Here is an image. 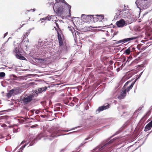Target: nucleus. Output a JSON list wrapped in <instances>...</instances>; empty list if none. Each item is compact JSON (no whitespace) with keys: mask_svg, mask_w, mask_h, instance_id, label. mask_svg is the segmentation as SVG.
<instances>
[{"mask_svg":"<svg viewBox=\"0 0 152 152\" xmlns=\"http://www.w3.org/2000/svg\"><path fill=\"white\" fill-rule=\"evenodd\" d=\"M47 18H46V17H45V18H41L40 19V21H42V20H47V19H46Z\"/></svg>","mask_w":152,"mask_h":152,"instance_id":"13d9d810","label":"nucleus"},{"mask_svg":"<svg viewBox=\"0 0 152 152\" xmlns=\"http://www.w3.org/2000/svg\"><path fill=\"white\" fill-rule=\"evenodd\" d=\"M46 18H46L47 20H48L50 21L51 19V17H46Z\"/></svg>","mask_w":152,"mask_h":152,"instance_id":"0e129e2a","label":"nucleus"},{"mask_svg":"<svg viewBox=\"0 0 152 152\" xmlns=\"http://www.w3.org/2000/svg\"><path fill=\"white\" fill-rule=\"evenodd\" d=\"M126 92L124 90L123 91L121 90V94L118 96V98L119 99H124L126 96Z\"/></svg>","mask_w":152,"mask_h":152,"instance_id":"dca6fc26","label":"nucleus"},{"mask_svg":"<svg viewBox=\"0 0 152 152\" xmlns=\"http://www.w3.org/2000/svg\"><path fill=\"white\" fill-rule=\"evenodd\" d=\"M77 127H76L73 128L72 129H71L70 130H64L63 131L64 132H68L69 131H70V130H74V129H75V128H77Z\"/></svg>","mask_w":152,"mask_h":152,"instance_id":"603ef678","label":"nucleus"},{"mask_svg":"<svg viewBox=\"0 0 152 152\" xmlns=\"http://www.w3.org/2000/svg\"><path fill=\"white\" fill-rule=\"evenodd\" d=\"M124 82L122 81V80H121L120 83L118 84V87H119L118 89L120 88L122 86L123 84V83Z\"/></svg>","mask_w":152,"mask_h":152,"instance_id":"58836bf2","label":"nucleus"},{"mask_svg":"<svg viewBox=\"0 0 152 152\" xmlns=\"http://www.w3.org/2000/svg\"><path fill=\"white\" fill-rule=\"evenodd\" d=\"M136 38H137L136 37H133L126 38H125V41H126V42H128L131 41L132 40L136 39Z\"/></svg>","mask_w":152,"mask_h":152,"instance_id":"5701e85b","label":"nucleus"},{"mask_svg":"<svg viewBox=\"0 0 152 152\" xmlns=\"http://www.w3.org/2000/svg\"><path fill=\"white\" fill-rule=\"evenodd\" d=\"M152 110V105L150 107L149 110L147 112V113H146V114L142 117L140 121H139V123H144L146 119L148 117L149 115L150 114L151 112V111Z\"/></svg>","mask_w":152,"mask_h":152,"instance_id":"9b49d317","label":"nucleus"},{"mask_svg":"<svg viewBox=\"0 0 152 152\" xmlns=\"http://www.w3.org/2000/svg\"><path fill=\"white\" fill-rule=\"evenodd\" d=\"M104 32L105 33L106 35L107 36H109V34H108L109 32H106L105 31V30H103Z\"/></svg>","mask_w":152,"mask_h":152,"instance_id":"338daca9","label":"nucleus"},{"mask_svg":"<svg viewBox=\"0 0 152 152\" xmlns=\"http://www.w3.org/2000/svg\"><path fill=\"white\" fill-rule=\"evenodd\" d=\"M137 80V79H136L135 80L133 81L132 83H131V85H130L132 86L133 87L134 84L135 83V82Z\"/></svg>","mask_w":152,"mask_h":152,"instance_id":"49530a36","label":"nucleus"},{"mask_svg":"<svg viewBox=\"0 0 152 152\" xmlns=\"http://www.w3.org/2000/svg\"><path fill=\"white\" fill-rule=\"evenodd\" d=\"M105 31L106 32H110L111 33H113L114 31V30H113L111 28H109L108 29V30H107V31L105 30Z\"/></svg>","mask_w":152,"mask_h":152,"instance_id":"79ce46f5","label":"nucleus"},{"mask_svg":"<svg viewBox=\"0 0 152 152\" xmlns=\"http://www.w3.org/2000/svg\"><path fill=\"white\" fill-rule=\"evenodd\" d=\"M32 30L31 29H30L28 30H27V31L26 34H24L23 37V39H25L28 36L29 34L30 33L31 31Z\"/></svg>","mask_w":152,"mask_h":152,"instance_id":"412c9836","label":"nucleus"},{"mask_svg":"<svg viewBox=\"0 0 152 152\" xmlns=\"http://www.w3.org/2000/svg\"><path fill=\"white\" fill-rule=\"evenodd\" d=\"M88 15H86L85 14H82L81 15V18L85 20H88Z\"/></svg>","mask_w":152,"mask_h":152,"instance_id":"a878e982","label":"nucleus"},{"mask_svg":"<svg viewBox=\"0 0 152 152\" xmlns=\"http://www.w3.org/2000/svg\"><path fill=\"white\" fill-rule=\"evenodd\" d=\"M38 59H37V61H36L37 62H39L40 61H42V62H44L45 61V60L44 58H38Z\"/></svg>","mask_w":152,"mask_h":152,"instance_id":"e433bc0d","label":"nucleus"},{"mask_svg":"<svg viewBox=\"0 0 152 152\" xmlns=\"http://www.w3.org/2000/svg\"><path fill=\"white\" fill-rule=\"evenodd\" d=\"M127 126V124L126 123L114 134L107 140L102 142L100 144L93 149L91 152H110V150L111 149V146H110V145L115 142L118 139L117 137H115L112 139H111V138L120 133L126 128Z\"/></svg>","mask_w":152,"mask_h":152,"instance_id":"f257e3e1","label":"nucleus"},{"mask_svg":"<svg viewBox=\"0 0 152 152\" xmlns=\"http://www.w3.org/2000/svg\"><path fill=\"white\" fill-rule=\"evenodd\" d=\"M143 71L140 72V74H139V75H136V79H137V80L140 78L142 73H143Z\"/></svg>","mask_w":152,"mask_h":152,"instance_id":"72a5a7b5","label":"nucleus"},{"mask_svg":"<svg viewBox=\"0 0 152 152\" xmlns=\"http://www.w3.org/2000/svg\"><path fill=\"white\" fill-rule=\"evenodd\" d=\"M43 137V136L42 134H39L35 138L29 141L30 143L28 146L33 145L37 142V140H40Z\"/></svg>","mask_w":152,"mask_h":152,"instance_id":"9d476101","label":"nucleus"},{"mask_svg":"<svg viewBox=\"0 0 152 152\" xmlns=\"http://www.w3.org/2000/svg\"><path fill=\"white\" fill-rule=\"evenodd\" d=\"M68 28H69V30L72 32V34H73V30H74V28H73V27L68 26Z\"/></svg>","mask_w":152,"mask_h":152,"instance_id":"de8ad7c7","label":"nucleus"},{"mask_svg":"<svg viewBox=\"0 0 152 152\" xmlns=\"http://www.w3.org/2000/svg\"><path fill=\"white\" fill-rule=\"evenodd\" d=\"M35 111V113L36 114H38L39 113V112L38 110H33V111Z\"/></svg>","mask_w":152,"mask_h":152,"instance_id":"052dcab7","label":"nucleus"},{"mask_svg":"<svg viewBox=\"0 0 152 152\" xmlns=\"http://www.w3.org/2000/svg\"><path fill=\"white\" fill-rule=\"evenodd\" d=\"M28 143H29V142L27 143V144H25L22 145L21 146V147L20 148L19 150H22V151L23 150V149L25 148V147L28 144Z\"/></svg>","mask_w":152,"mask_h":152,"instance_id":"473e14b6","label":"nucleus"},{"mask_svg":"<svg viewBox=\"0 0 152 152\" xmlns=\"http://www.w3.org/2000/svg\"><path fill=\"white\" fill-rule=\"evenodd\" d=\"M76 31V32H75V34L76 35V36L77 37V35L79 37H80V35L82 34V33H80V32L78 31Z\"/></svg>","mask_w":152,"mask_h":152,"instance_id":"a19ab883","label":"nucleus"},{"mask_svg":"<svg viewBox=\"0 0 152 152\" xmlns=\"http://www.w3.org/2000/svg\"><path fill=\"white\" fill-rule=\"evenodd\" d=\"M66 6L65 8V12L67 10H68L69 13H71V6L68 4V3H66Z\"/></svg>","mask_w":152,"mask_h":152,"instance_id":"4be33fe9","label":"nucleus"},{"mask_svg":"<svg viewBox=\"0 0 152 152\" xmlns=\"http://www.w3.org/2000/svg\"><path fill=\"white\" fill-rule=\"evenodd\" d=\"M57 20H55V23L56 24V27H57V28L60 31H61V29L59 28V25H58V24L56 22V21H57Z\"/></svg>","mask_w":152,"mask_h":152,"instance_id":"ea45409f","label":"nucleus"},{"mask_svg":"<svg viewBox=\"0 0 152 152\" xmlns=\"http://www.w3.org/2000/svg\"><path fill=\"white\" fill-rule=\"evenodd\" d=\"M0 118L1 120L3 119L6 120L7 118V115H2L1 116Z\"/></svg>","mask_w":152,"mask_h":152,"instance_id":"c9c22d12","label":"nucleus"},{"mask_svg":"<svg viewBox=\"0 0 152 152\" xmlns=\"http://www.w3.org/2000/svg\"><path fill=\"white\" fill-rule=\"evenodd\" d=\"M92 136V135H89L88 136V137L86 138L85 139V140H86L90 139Z\"/></svg>","mask_w":152,"mask_h":152,"instance_id":"8fccbe9b","label":"nucleus"},{"mask_svg":"<svg viewBox=\"0 0 152 152\" xmlns=\"http://www.w3.org/2000/svg\"><path fill=\"white\" fill-rule=\"evenodd\" d=\"M93 18H92V22L94 23H95L96 22L98 21V16L97 15H93Z\"/></svg>","mask_w":152,"mask_h":152,"instance_id":"6ab92c4d","label":"nucleus"},{"mask_svg":"<svg viewBox=\"0 0 152 152\" xmlns=\"http://www.w3.org/2000/svg\"><path fill=\"white\" fill-rule=\"evenodd\" d=\"M110 107V105L109 103H105L102 106L99 107L96 110V113H98L104 110L108 109Z\"/></svg>","mask_w":152,"mask_h":152,"instance_id":"6e6552de","label":"nucleus"},{"mask_svg":"<svg viewBox=\"0 0 152 152\" xmlns=\"http://www.w3.org/2000/svg\"><path fill=\"white\" fill-rule=\"evenodd\" d=\"M108 58L106 56H102L101 57V59L102 61L103 62H104L106 61H107V60L108 59Z\"/></svg>","mask_w":152,"mask_h":152,"instance_id":"c85d7f7f","label":"nucleus"},{"mask_svg":"<svg viewBox=\"0 0 152 152\" xmlns=\"http://www.w3.org/2000/svg\"><path fill=\"white\" fill-rule=\"evenodd\" d=\"M61 109V108L60 107H56L54 109V111L55 112L60 111Z\"/></svg>","mask_w":152,"mask_h":152,"instance_id":"f704fd0d","label":"nucleus"},{"mask_svg":"<svg viewBox=\"0 0 152 152\" xmlns=\"http://www.w3.org/2000/svg\"><path fill=\"white\" fill-rule=\"evenodd\" d=\"M28 56H29V57H31L33 58L34 56L33 54H32L31 53H29L28 55Z\"/></svg>","mask_w":152,"mask_h":152,"instance_id":"69168bd1","label":"nucleus"},{"mask_svg":"<svg viewBox=\"0 0 152 152\" xmlns=\"http://www.w3.org/2000/svg\"><path fill=\"white\" fill-rule=\"evenodd\" d=\"M40 103L42 104V105L44 106L46 105V101H41V102Z\"/></svg>","mask_w":152,"mask_h":152,"instance_id":"3c124183","label":"nucleus"},{"mask_svg":"<svg viewBox=\"0 0 152 152\" xmlns=\"http://www.w3.org/2000/svg\"><path fill=\"white\" fill-rule=\"evenodd\" d=\"M66 3L64 0H56L55 4L53 6L54 12L58 15L63 14L65 12Z\"/></svg>","mask_w":152,"mask_h":152,"instance_id":"7ed1b4c3","label":"nucleus"},{"mask_svg":"<svg viewBox=\"0 0 152 152\" xmlns=\"http://www.w3.org/2000/svg\"><path fill=\"white\" fill-rule=\"evenodd\" d=\"M147 48V46H146V47H143L141 48V50L142 51H143V50H145Z\"/></svg>","mask_w":152,"mask_h":152,"instance_id":"bf43d9fd","label":"nucleus"},{"mask_svg":"<svg viewBox=\"0 0 152 152\" xmlns=\"http://www.w3.org/2000/svg\"><path fill=\"white\" fill-rule=\"evenodd\" d=\"M98 16V21L99 22L102 21L104 19V15H97Z\"/></svg>","mask_w":152,"mask_h":152,"instance_id":"aec40b11","label":"nucleus"},{"mask_svg":"<svg viewBox=\"0 0 152 152\" xmlns=\"http://www.w3.org/2000/svg\"><path fill=\"white\" fill-rule=\"evenodd\" d=\"M116 24L118 27H122L126 25L127 24L124 19H121L117 21Z\"/></svg>","mask_w":152,"mask_h":152,"instance_id":"f8f14e48","label":"nucleus"},{"mask_svg":"<svg viewBox=\"0 0 152 152\" xmlns=\"http://www.w3.org/2000/svg\"><path fill=\"white\" fill-rule=\"evenodd\" d=\"M23 109L24 110H26L27 111H28L29 110V109L26 107H23Z\"/></svg>","mask_w":152,"mask_h":152,"instance_id":"e2e57ef3","label":"nucleus"},{"mask_svg":"<svg viewBox=\"0 0 152 152\" xmlns=\"http://www.w3.org/2000/svg\"><path fill=\"white\" fill-rule=\"evenodd\" d=\"M65 104L68 105H70L71 106H73L74 105V104L73 103L71 102L69 104H67L65 103Z\"/></svg>","mask_w":152,"mask_h":152,"instance_id":"6e6d98bb","label":"nucleus"},{"mask_svg":"<svg viewBox=\"0 0 152 152\" xmlns=\"http://www.w3.org/2000/svg\"><path fill=\"white\" fill-rule=\"evenodd\" d=\"M125 43H126V42L125 41V40L124 38L116 42H115V43L116 44L121 43H122V44H124Z\"/></svg>","mask_w":152,"mask_h":152,"instance_id":"cd10ccee","label":"nucleus"},{"mask_svg":"<svg viewBox=\"0 0 152 152\" xmlns=\"http://www.w3.org/2000/svg\"><path fill=\"white\" fill-rule=\"evenodd\" d=\"M38 125L37 124L34 125H32L31 126V127L32 128H34L37 127Z\"/></svg>","mask_w":152,"mask_h":152,"instance_id":"864d4df0","label":"nucleus"},{"mask_svg":"<svg viewBox=\"0 0 152 152\" xmlns=\"http://www.w3.org/2000/svg\"><path fill=\"white\" fill-rule=\"evenodd\" d=\"M93 15H88V21L90 20L91 22L92 21V18H93Z\"/></svg>","mask_w":152,"mask_h":152,"instance_id":"2f4dec72","label":"nucleus"},{"mask_svg":"<svg viewBox=\"0 0 152 152\" xmlns=\"http://www.w3.org/2000/svg\"><path fill=\"white\" fill-rule=\"evenodd\" d=\"M130 49V48H129L126 49L124 51V53L127 55L130 54L131 53V52Z\"/></svg>","mask_w":152,"mask_h":152,"instance_id":"b1692460","label":"nucleus"},{"mask_svg":"<svg viewBox=\"0 0 152 152\" xmlns=\"http://www.w3.org/2000/svg\"><path fill=\"white\" fill-rule=\"evenodd\" d=\"M143 107V106H142V107H140L137 110H136L135 112H134V113H136L138 112H139L142 109Z\"/></svg>","mask_w":152,"mask_h":152,"instance_id":"c03bdc74","label":"nucleus"},{"mask_svg":"<svg viewBox=\"0 0 152 152\" xmlns=\"http://www.w3.org/2000/svg\"><path fill=\"white\" fill-rule=\"evenodd\" d=\"M76 131H74V132H69V133H68L67 134H62L61 135H62V136H64V135H68V134H69L71 133H74L75 132H76Z\"/></svg>","mask_w":152,"mask_h":152,"instance_id":"5fc2aeb1","label":"nucleus"},{"mask_svg":"<svg viewBox=\"0 0 152 152\" xmlns=\"http://www.w3.org/2000/svg\"><path fill=\"white\" fill-rule=\"evenodd\" d=\"M129 48H130V50H131V53L132 52H134L136 49V48L135 47H134L133 45H132L130 47H129Z\"/></svg>","mask_w":152,"mask_h":152,"instance_id":"7c9ffc66","label":"nucleus"},{"mask_svg":"<svg viewBox=\"0 0 152 152\" xmlns=\"http://www.w3.org/2000/svg\"><path fill=\"white\" fill-rule=\"evenodd\" d=\"M135 4L137 6V8L140 10V11L138 12V15L136 17V18H139L140 17L141 10L147 9L148 7V4L146 1L144 0H141V1L140 0H136Z\"/></svg>","mask_w":152,"mask_h":152,"instance_id":"20e7f679","label":"nucleus"},{"mask_svg":"<svg viewBox=\"0 0 152 152\" xmlns=\"http://www.w3.org/2000/svg\"><path fill=\"white\" fill-rule=\"evenodd\" d=\"M87 120L92 122V124L93 125H96L95 123L97 120V118L95 116H89L87 118Z\"/></svg>","mask_w":152,"mask_h":152,"instance_id":"2eb2a0df","label":"nucleus"},{"mask_svg":"<svg viewBox=\"0 0 152 152\" xmlns=\"http://www.w3.org/2000/svg\"><path fill=\"white\" fill-rule=\"evenodd\" d=\"M34 94L33 93L30 94L26 97H24L22 100L23 103L24 104H26L30 103L33 100L34 97H35Z\"/></svg>","mask_w":152,"mask_h":152,"instance_id":"0eeeda50","label":"nucleus"},{"mask_svg":"<svg viewBox=\"0 0 152 152\" xmlns=\"http://www.w3.org/2000/svg\"><path fill=\"white\" fill-rule=\"evenodd\" d=\"M1 126L2 127H3L4 129H6L7 127L6 125L4 124H2L1 123Z\"/></svg>","mask_w":152,"mask_h":152,"instance_id":"09e8293b","label":"nucleus"},{"mask_svg":"<svg viewBox=\"0 0 152 152\" xmlns=\"http://www.w3.org/2000/svg\"><path fill=\"white\" fill-rule=\"evenodd\" d=\"M59 136L60 135H58V134L55 132H54L51 134L49 136L46 138V139H48L49 140L51 141L54 138H56Z\"/></svg>","mask_w":152,"mask_h":152,"instance_id":"4468645a","label":"nucleus"},{"mask_svg":"<svg viewBox=\"0 0 152 152\" xmlns=\"http://www.w3.org/2000/svg\"><path fill=\"white\" fill-rule=\"evenodd\" d=\"M8 112V111H7V110H4L1 111H0V112H1V115H2L3 114L2 113L4 112Z\"/></svg>","mask_w":152,"mask_h":152,"instance_id":"680f3d73","label":"nucleus"},{"mask_svg":"<svg viewBox=\"0 0 152 152\" xmlns=\"http://www.w3.org/2000/svg\"><path fill=\"white\" fill-rule=\"evenodd\" d=\"M133 80V79H132V80L128 81L127 82H126L123 87L122 89L123 90L125 89L126 88V86L128 85V84Z\"/></svg>","mask_w":152,"mask_h":152,"instance_id":"bb28decb","label":"nucleus"},{"mask_svg":"<svg viewBox=\"0 0 152 152\" xmlns=\"http://www.w3.org/2000/svg\"><path fill=\"white\" fill-rule=\"evenodd\" d=\"M148 12H146L142 14V18H143L144 16L146 15L148 13Z\"/></svg>","mask_w":152,"mask_h":152,"instance_id":"4d7b16f0","label":"nucleus"},{"mask_svg":"<svg viewBox=\"0 0 152 152\" xmlns=\"http://www.w3.org/2000/svg\"><path fill=\"white\" fill-rule=\"evenodd\" d=\"M8 34V32H6L5 33L4 35V37L3 38H4Z\"/></svg>","mask_w":152,"mask_h":152,"instance_id":"774afa93","label":"nucleus"},{"mask_svg":"<svg viewBox=\"0 0 152 152\" xmlns=\"http://www.w3.org/2000/svg\"><path fill=\"white\" fill-rule=\"evenodd\" d=\"M20 89L18 87L14 88H13L10 90L7 93V96L9 98L12 96H15L20 93Z\"/></svg>","mask_w":152,"mask_h":152,"instance_id":"39448f33","label":"nucleus"},{"mask_svg":"<svg viewBox=\"0 0 152 152\" xmlns=\"http://www.w3.org/2000/svg\"><path fill=\"white\" fill-rule=\"evenodd\" d=\"M22 51L24 52V51H21L17 48H15V49L14 50V52L17 53H20L21 54L22 53Z\"/></svg>","mask_w":152,"mask_h":152,"instance_id":"393cba45","label":"nucleus"},{"mask_svg":"<svg viewBox=\"0 0 152 152\" xmlns=\"http://www.w3.org/2000/svg\"><path fill=\"white\" fill-rule=\"evenodd\" d=\"M15 56L17 58L20 60H26V58L23 56H22V54H21L16 53Z\"/></svg>","mask_w":152,"mask_h":152,"instance_id":"a211bd4d","label":"nucleus"},{"mask_svg":"<svg viewBox=\"0 0 152 152\" xmlns=\"http://www.w3.org/2000/svg\"><path fill=\"white\" fill-rule=\"evenodd\" d=\"M142 45L141 44H139L137 45V48L139 50H141V47Z\"/></svg>","mask_w":152,"mask_h":152,"instance_id":"a18cd8bd","label":"nucleus"},{"mask_svg":"<svg viewBox=\"0 0 152 152\" xmlns=\"http://www.w3.org/2000/svg\"><path fill=\"white\" fill-rule=\"evenodd\" d=\"M152 127V120L145 127L144 131L147 132L150 130Z\"/></svg>","mask_w":152,"mask_h":152,"instance_id":"f3484780","label":"nucleus"},{"mask_svg":"<svg viewBox=\"0 0 152 152\" xmlns=\"http://www.w3.org/2000/svg\"><path fill=\"white\" fill-rule=\"evenodd\" d=\"M5 67H6V66L5 65L1 64V71H2L4 69H5Z\"/></svg>","mask_w":152,"mask_h":152,"instance_id":"37998d69","label":"nucleus"},{"mask_svg":"<svg viewBox=\"0 0 152 152\" xmlns=\"http://www.w3.org/2000/svg\"><path fill=\"white\" fill-rule=\"evenodd\" d=\"M6 74L4 72H1V78L4 77L5 76Z\"/></svg>","mask_w":152,"mask_h":152,"instance_id":"4c0bfd02","label":"nucleus"},{"mask_svg":"<svg viewBox=\"0 0 152 152\" xmlns=\"http://www.w3.org/2000/svg\"><path fill=\"white\" fill-rule=\"evenodd\" d=\"M57 37L59 45L61 47V50L58 54V58H57L64 59L65 58L62 57V56H66L67 55L70 51V47L69 45L66 43L64 44L63 43L61 34L58 32H57Z\"/></svg>","mask_w":152,"mask_h":152,"instance_id":"f03ea898","label":"nucleus"},{"mask_svg":"<svg viewBox=\"0 0 152 152\" xmlns=\"http://www.w3.org/2000/svg\"><path fill=\"white\" fill-rule=\"evenodd\" d=\"M119 12H118L117 13H116V14L117 15L116 18L118 17V16L120 15L121 14V13L122 12V17L124 18H128L129 15V12L127 10L126 12H124L125 10H122V11H121L119 10H117Z\"/></svg>","mask_w":152,"mask_h":152,"instance_id":"1a4fd4ad","label":"nucleus"},{"mask_svg":"<svg viewBox=\"0 0 152 152\" xmlns=\"http://www.w3.org/2000/svg\"><path fill=\"white\" fill-rule=\"evenodd\" d=\"M132 87H133L132 86L130 85L126 88L124 90L126 92H129L130 90L132 89Z\"/></svg>","mask_w":152,"mask_h":152,"instance_id":"c756f323","label":"nucleus"},{"mask_svg":"<svg viewBox=\"0 0 152 152\" xmlns=\"http://www.w3.org/2000/svg\"><path fill=\"white\" fill-rule=\"evenodd\" d=\"M48 88H50V86H45L44 87L38 88L35 90H33L32 91L34 94L35 97H37L39 95L41 94L42 92L45 91Z\"/></svg>","mask_w":152,"mask_h":152,"instance_id":"423d86ee","label":"nucleus"},{"mask_svg":"<svg viewBox=\"0 0 152 152\" xmlns=\"http://www.w3.org/2000/svg\"><path fill=\"white\" fill-rule=\"evenodd\" d=\"M10 78V80H12V82L13 84L16 85L17 83H18L16 82L15 80H19V77H17L14 74L10 75L9 76Z\"/></svg>","mask_w":152,"mask_h":152,"instance_id":"ddd939ff","label":"nucleus"}]
</instances>
